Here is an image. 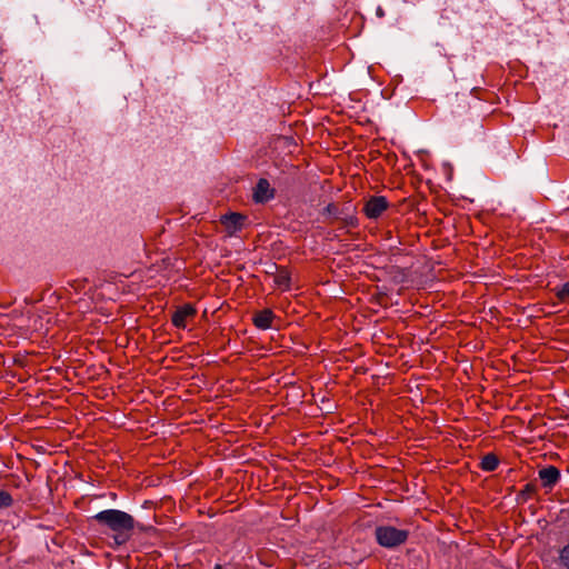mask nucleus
Listing matches in <instances>:
<instances>
[{
  "instance_id": "1",
  "label": "nucleus",
  "mask_w": 569,
  "mask_h": 569,
  "mask_svg": "<svg viewBox=\"0 0 569 569\" xmlns=\"http://www.w3.org/2000/svg\"><path fill=\"white\" fill-rule=\"evenodd\" d=\"M94 519L116 532L114 542L117 545L126 543L134 528L133 517L118 509L102 510L94 516Z\"/></svg>"
},
{
  "instance_id": "2",
  "label": "nucleus",
  "mask_w": 569,
  "mask_h": 569,
  "mask_svg": "<svg viewBox=\"0 0 569 569\" xmlns=\"http://www.w3.org/2000/svg\"><path fill=\"white\" fill-rule=\"evenodd\" d=\"M378 543L386 548H395L405 543L409 532L392 526H379L375 531Z\"/></svg>"
},
{
  "instance_id": "3",
  "label": "nucleus",
  "mask_w": 569,
  "mask_h": 569,
  "mask_svg": "<svg viewBox=\"0 0 569 569\" xmlns=\"http://www.w3.org/2000/svg\"><path fill=\"white\" fill-rule=\"evenodd\" d=\"M389 207L388 200L382 196L371 197L363 207V212L369 219L379 218Z\"/></svg>"
},
{
  "instance_id": "4",
  "label": "nucleus",
  "mask_w": 569,
  "mask_h": 569,
  "mask_svg": "<svg viewBox=\"0 0 569 569\" xmlns=\"http://www.w3.org/2000/svg\"><path fill=\"white\" fill-rule=\"evenodd\" d=\"M197 310L191 305H184L179 307L172 315L171 321L176 328L184 329L187 327V320L196 316Z\"/></svg>"
},
{
  "instance_id": "5",
  "label": "nucleus",
  "mask_w": 569,
  "mask_h": 569,
  "mask_svg": "<svg viewBox=\"0 0 569 569\" xmlns=\"http://www.w3.org/2000/svg\"><path fill=\"white\" fill-rule=\"evenodd\" d=\"M273 198V189L267 179H260L253 190L256 202H266Z\"/></svg>"
},
{
  "instance_id": "6",
  "label": "nucleus",
  "mask_w": 569,
  "mask_h": 569,
  "mask_svg": "<svg viewBox=\"0 0 569 569\" xmlns=\"http://www.w3.org/2000/svg\"><path fill=\"white\" fill-rule=\"evenodd\" d=\"M539 478L545 488H552L560 479V471L553 466L539 470Z\"/></svg>"
},
{
  "instance_id": "7",
  "label": "nucleus",
  "mask_w": 569,
  "mask_h": 569,
  "mask_svg": "<svg viewBox=\"0 0 569 569\" xmlns=\"http://www.w3.org/2000/svg\"><path fill=\"white\" fill-rule=\"evenodd\" d=\"M274 315L270 309H263L253 316V325L261 330H267L272 327Z\"/></svg>"
},
{
  "instance_id": "8",
  "label": "nucleus",
  "mask_w": 569,
  "mask_h": 569,
  "mask_svg": "<svg viewBox=\"0 0 569 569\" xmlns=\"http://www.w3.org/2000/svg\"><path fill=\"white\" fill-rule=\"evenodd\" d=\"M243 220H244L243 216H241L240 213L233 212V213L224 216L222 222L228 229L236 231L241 228Z\"/></svg>"
},
{
  "instance_id": "9",
  "label": "nucleus",
  "mask_w": 569,
  "mask_h": 569,
  "mask_svg": "<svg viewBox=\"0 0 569 569\" xmlns=\"http://www.w3.org/2000/svg\"><path fill=\"white\" fill-rule=\"evenodd\" d=\"M274 283L278 288L281 290H289L290 289V276L289 272L286 270H280L274 276Z\"/></svg>"
},
{
  "instance_id": "10",
  "label": "nucleus",
  "mask_w": 569,
  "mask_h": 569,
  "mask_svg": "<svg viewBox=\"0 0 569 569\" xmlns=\"http://www.w3.org/2000/svg\"><path fill=\"white\" fill-rule=\"evenodd\" d=\"M480 466L485 471H493L498 468L499 460L495 455L488 453L482 458Z\"/></svg>"
},
{
  "instance_id": "11",
  "label": "nucleus",
  "mask_w": 569,
  "mask_h": 569,
  "mask_svg": "<svg viewBox=\"0 0 569 569\" xmlns=\"http://www.w3.org/2000/svg\"><path fill=\"white\" fill-rule=\"evenodd\" d=\"M559 562L563 568L569 569V542L560 549Z\"/></svg>"
},
{
  "instance_id": "12",
  "label": "nucleus",
  "mask_w": 569,
  "mask_h": 569,
  "mask_svg": "<svg viewBox=\"0 0 569 569\" xmlns=\"http://www.w3.org/2000/svg\"><path fill=\"white\" fill-rule=\"evenodd\" d=\"M555 293L560 301L569 297V281L555 289Z\"/></svg>"
},
{
  "instance_id": "13",
  "label": "nucleus",
  "mask_w": 569,
  "mask_h": 569,
  "mask_svg": "<svg viewBox=\"0 0 569 569\" xmlns=\"http://www.w3.org/2000/svg\"><path fill=\"white\" fill-rule=\"evenodd\" d=\"M12 503V498L9 493L0 491V508L9 507Z\"/></svg>"
},
{
  "instance_id": "14",
  "label": "nucleus",
  "mask_w": 569,
  "mask_h": 569,
  "mask_svg": "<svg viewBox=\"0 0 569 569\" xmlns=\"http://www.w3.org/2000/svg\"><path fill=\"white\" fill-rule=\"evenodd\" d=\"M530 490H531V486H530V485H527V486H526V491H527V492H530Z\"/></svg>"
},
{
  "instance_id": "15",
  "label": "nucleus",
  "mask_w": 569,
  "mask_h": 569,
  "mask_svg": "<svg viewBox=\"0 0 569 569\" xmlns=\"http://www.w3.org/2000/svg\"><path fill=\"white\" fill-rule=\"evenodd\" d=\"M213 569H223L220 565H217Z\"/></svg>"
}]
</instances>
